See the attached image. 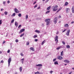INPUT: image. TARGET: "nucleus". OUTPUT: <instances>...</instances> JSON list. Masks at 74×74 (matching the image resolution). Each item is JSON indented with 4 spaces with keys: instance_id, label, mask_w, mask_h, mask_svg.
<instances>
[{
    "instance_id": "f257e3e1",
    "label": "nucleus",
    "mask_w": 74,
    "mask_h": 74,
    "mask_svg": "<svg viewBox=\"0 0 74 74\" xmlns=\"http://www.w3.org/2000/svg\"><path fill=\"white\" fill-rule=\"evenodd\" d=\"M51 21V19L49 18H47L45 19V22H46V25H49V21Z\"/></svg>"
},
{
    "instance_id": "f03ea898",
    "label": "nucleus",
    "mask_w": 74,
    "mask_h": 74,
    "mask_svg": "<svg viewBox=\"0 0 74 74\" xmlns=\"http://www.w3.org/2000/svg\"><path fill=\"white\" fill-rule=\"evenodd\" d=\"M53 11H56L57 10H58V6L57 5H56L55 6H53Z\"/></svg>"
},
{
    "instance_id": "7ed1b4c3",
    "label": "nucleus",
    "mask_w": 74,
    "mask_h": 74,
    "mask_svg": "<svg viewBox=\"0 0 74 74\" xmlns=\"http://www.w3.org/2000/svg\"><path fill=\"white\" fill-rule=\"evenodd\" d=\"M11 57H10L9 58V59L8 60V64L9 66H10V63H11Z\"/></svg>"
},
{
    "instance_id": "20e7f679",
    "label": "nucleus",
    "mask_w": 74,
    "mask_h": 74,
    "mask_svg": "<svg viewBox=\"0 0 74 74\" xmlns=\"http://www.w3.org/2000/svg\"><path fill=\"white\" fill-rule=\"evenodd\" d=\"M65 10L66 13H69L70 11V9L66 8L65 9Z\"/></svg>"
},
{
    "instance_id": "39448f33",
    "label": "nucleus",
    "mask_w": 74,
    "mask_h": 74,
    "mask_svg": "<svg viewBox=\"0 0 74 74\" xmlns=\"http://www.w3.org/2000/svg\"><path fill=\"white\" fill-rule=\"evenodd\" d=\"M58 36H56L55 38V41H57L56 44H57L58 42Z\"/></svg>"
},
{
    "instance_id": "423d86ee",
    "label": "nucleus",
    "mask_w": 74,
    "mask_h": 74,
    "mask_svg": "<svg viewBox=\"0 0 74 74\" xmlns=\"http://www.w3.org/2000/svg\"><path fill=\"white\" fill-rule=\"evenodd\" d=\"M57 21H58V18L57 17H55L54 18V23L55 24H56V23Z\"/></svg>"
},
{
    "instance_id": "0eeeda50",
    "label": "nucleus",
    "mask_w": 74,
    "mask_h": 74,
    "mask_svg": "<svg viewBox=\"0 0 74 74\" xmlns=\"http://www.w3.org/2000/svg\"><path fill=\"white\" fill-rule=\"evenodd\" d=\"M70 32V29L68 30V31H67L66 33V34L68 36H69Z\"/></svg>"
},
{
    "instance_id": "6e6552de",
    "label": "nucleus",
    "mask_w": 74,
    "mask_h": 74,
    "mask_svg": "<svg viewBox=\"0 0 74 74\" xmlns=\"http://www.w3.org/2000/svg\"><path fill=\"white\" fill-rule=\"evenodd\" d=\"M25 30L24 29H21L19 32V34H20L21 33H22V32H25Z\"/></svg>"
},
{
    "instance_id": "1a4fd4ad",
    "label": "nucleus",
    "mask_w": 74,
    "mask_h": 74,
    "mask_svg": "<svg viewBox=\"0 0 74 74\" xmlns=\"http://www.w3.org/2000/svg\"><path fill=\"white\" fill-rule=\"evenodd\" d=\"M63 58L60 56H59L58 57L57 59H59V60H62Z\"/></svg>"
},
{
    "instance_id": "9d476101",
    "label": "nucleus",
    "mask_w": 74,
    "mask_h": 74,
    "mask_svg": "<svg viewBox=\"0 0 74 74\" xmlns=\"http://www.w3.org/2000/svg\"><path fill=\"white\" fill-rule=\"evenodd\" d=\"M15 10V12L16 13V14H17V13H18L19 12V11L18 10V9H16V8H15L14 9Z\"/></svg>"
},
{
    "instance_id": "9b49d317",
    "label": "nucleus",
    "mask_w": 74,
    "mask_h": 74,
    "mask_svg": "<svg viewBox=\"0 0 74 74\" xmlns=\"http://www.w3.org/2000/svg\"><path fill=\"white\" fill-rule=\"evenodd\" d=\"M64 62H65V63H70V61H69V60H64Z\"/></svg>"
},
{
    "instance_id": "f8f14e48",
    "label": "nucleus",
    "mask_w": 74,
    "mask_h": 74,
    "mask_svg": "<svg viewBox=\"0 0 74 74\" xmlns=\"http://www.w3.org/2000/svg\"><path fill=\"white\" fill-rule=\"evenodd\" d=\"M72 13H74V6H73L72 8Z\"/></svg>"
},
{
    "instance_id": "ddd939ff",
    "label": "nucleus",
    "mask_w": 74,
    "mask_h": 74,
    "mask_svg": "<svg viewBox=\"0 0 74 74\" xmlns=\"http://www.w3.org/2000/svg\"><path fill=\"white\" fill-rule=\"evenodd\" d=\"M36 66H38V67H41L42 66V64H38L36 65Z\"/></svg>"
},
{
    "instance_id": "4468645a",
    "label": "nucleus",
    "mask_w": 74,
    "mask_h": 74,
    "mask_svg": "<svg viewBox=\"0 0 74 74\" xmlns=\"http://www.w3.org/2000/svg\"><path fill=\"white\" fill-rule=\"evenodd\" d=\"M64 27H69V24H65L64 25Z\"/></svg>"
},
{
    "instance_id": "2eb2a0df",
    "label": "nucleus",
    "mask_w": 74,
    "mask_h": 74,
    "mask_svg": "<svg viewBox=\"0 0 74 74\" xmlns=\"http://www.w3.org/2000/svg\"><path fill=\"white\" fill-rule=\"evenodd\" d=\"M69 5V3L67 2H66L64 4V5L65 6H67V5Z\"/></svg>"
},
{
    "instance_id": "dca6fc26",
    "label": "nucleus",
    "mask_w": 74,
    "mask_h": 74,
    "mask_svg": "<svg viewBox=\"0 0 74 74\" xmlns=\"http://www.w3.org/2000/svg\"><path fill=\"white\" fill-rule=\"evenodd\" d=\"M30 49L31 50H32V51H35V50L34 49V48H33V47H31L30 48Z\"/></svg>"
},
{
    "instance_id": "f3484780",
    "label": "nucleus",
    "mask_w": 74,
    "mask_h": 74,
    "mask_svg": "<svg viewBox=\"0 0 74 74\" xmlns=\"http://www.w3.org/2000/svg\"><path fill=\"white\" fill-rule=\"evenodd\" d=\"M35 32H36V33H40V31L38 30H36L35 31Z\"/></svg>"
},
{
    "instance_id": "a211bd4d",
    "label": "nucleus",
    "mask_w": 74,
    "mask_h": 74,
    "mask_svg": "<svg viewBox=\"0 0 74 74\" xmlns=\"http://www.w3.org/2000/svg\"><path fill=\"white\" fill-rule=\"evenodd\" d=\"M45 40L42 42V43H41L42 45H43V44H44V43H45Z\"/></svg>"
},
{
    "instance_id": "6ab92c4d",
    "label": "nucleus",
    "mask_w": 74,
    "mask_h": 74,
    "mask_svg": "<svg viewBox=\"0 0 74 74\" xmlns=\"http://www.w3.org/2000/svg\"><path fill=\"white\" fill-rule=\"evenodd\" d=\"M19 70L20 72H22V67H20Z\"/></svg>"
},
{
    "instance_id": "aec40b11",
    "label": "nucleus",
    "mask_w": 74,
    "mask_h": 74,
    "mask_svg": "<svg viewBox=\"0 0 74 74\" xmlns=\"http://www.w3.org/2000/svg\"><path fill=\"white\" fill-rule=\"evenodd\" d=\"M63 51H62L61 52L60 56H63Z\"/></svg>"
},
{
    "instance_id": "412c9836",
    "label": "nucleus",
    "mask_w": 74,
    "mask_h": 74,
    "mask_svg": "<svg viewBox=\"0 0 74 74\" xmlns=\"http://www.w3.org/2000/svg\"><path fill=\"white\" fill-rule=\"evenodd\" d=\"M51 6H50L49 7H48L47 9V10H50V9L51 8Z\"/></svg>"
},
{
    "instance_id": "4be33fe9",
    "label": "nucleus",
    "mask_w": 74,
    "mask_h": 74,
    "mask_svg": "<svg viewBox=\"0 0 74 74\" xmlns=\"http://www.w3.org/2000/svg\"><path fill=\"white\" fill-rule=\"evenodd\" d=\"M23 60H24V58L22 59L21 60V62L22 63V64L23 63Z\"/></svg>"
},
{
    "instance_id": "5701e85b",
    "label": "nucleus",
    "mask_w": 74,
    "mask_h": 74,
    "mask_svg": "<svg viewBox=\"0 0 74 74\" xmlns=\"http://www.w3.org/2000/svg\"><path fill=\"white\" fill-rule=\"evenodd\" d=\"M33 37L34 38H36V37H37V35H36L33 36Z\"/></svg>"
},
{
    "instance_id": "b1692460",
    "label": "nucleus",
    "mask_w": 74,
    "mask_h": 74,
    "mask_svg": "<svg viewBox=\"0 0 74 74\" xmlns=\"http://www.w3.org/2000/svg\"><path fill=\"white\" fill-rule=\"evenodd\" d=\"M24 35H25V33H23L22 34H21L20 36V37H22V36H24Z\"/></svg>"
},
{
    "instance_id": "393cba45",
    "label": "nucleus",
    "mask_w": 74,
    "mask_h": 74,
    "mask_svg": "<svg viewBox=\"0 0 74 74\" xmlns=\"http://www.w3.org/2000/svg\"><path fill=\"white\" fill-rule=\"evenodd\" d=\"M66 47L67 48H70V47L69 45H67L66 46Z\"/></svg>"
},
{
    "instance_id": "a878e982",
    "label": "nucleus",
    "mask_w": 74,
    "mask_h": 74,
    "mask_svg": "<svg viewBox=\"0 0 74 74\" xmlns=\"http://www.w3.org/2000/svg\"><path fill=\"white\" fill-rule=\"evenodd\" d=\"M62 47V46H60L59 47H58L57 48H56V49H57V50H59V49H60V48H61Z\"/></svg>"
},
{
    "instance_id": "bb28decb",
    "label": "nucleus",
    "mask_w": 74,
    "mask_h": 74,
    "mask_svg": "<svg viewBox=\"0 0 74 74\" xmlns=\"http://www.w3.org/2000/svg\"><path fill=\"white\" fill-rule=\"evenodd\" d=\"M54 64H59L58 62L57 61H56L54 62Z\"/></svg>"
},
{
    "instance_id": "cd10ccee",
    "label": "nucleus",
    "mask_w": 74,
    "mask_h": 74,
    "mask_svg": "<svg viewBox=\"0 0 74 74\" xmlns=\"http://www.w3.org/2000/svg\"><path fill=\"white\" fill-rule=\"evenodd\" d=\"M15 26H16V27H18V24H17V22H15Z\"/></svg>"
},
{
    "instance_id": "c85d7f7f",
    "label": "nucleus",
    "mask_w": 74,
    "mask_h": 74,
    "mask_svg": "<svg viewBox=\"0 0 74 74\" xmlns=\"http://www.w3.org/2000/svg\"><path fill=\"white\" fill-rule=\"evenodd\" d=\"M35 74H40V72L38 71H37L35 73Z\"/></svg>"
},
{
    "instance_id": "c756f323",
    "label": "nucleus",
    "mask_w": 74,
    "mask_h": 74,
    "mask_svg": "<svg viewBox=\"0 0 74 74\" xmlns=\"http://www.w3.org/2000/svg\"><path fill=\"white\" fill-rule=\"evenodd\" d=\"M18 16L19 17H21V16H22V14H21V13L19 14H18Z\"/></svg>"
},
{
    "instance_id": "7c9ffc66",
    "label": "nucleus",
    "mask_w": 74,
    "mask_h": 74,
    "mask_svg": "<svg viewBox=\"0 0 74 74\" xmlns=\"http://www.w3.org/2000/svg\"><path fill=\"white\" fill-rule=\"evenodd\" d=\"M25 18L26 19H27L28 18V15H27L25 16Z\"/></svg>"
},
{
    "instance_id": "2f4dec72",
    "label": "nucleus",
    "mask_w": 74,
    "mask_h": 74,
    "mask_svg": "<svg viewBox=\"0 0 74 74\" xmlns=\"http://www.w3.org/2000/svg\"><path fill=\"white\" fill-rule=\"evenodd\" d=\"M62 43L63 44V45H65L66 43L64 42L63 41L62 42Z\"/></svg>"
},
{
    "instance_id": "473e14b6",
    "label": "nucleus",
    "mask_w": 74,
    "mask_h": 74,
    "mask_svg": "<svg viewBox=\"0 0 74 74\" xmlns=\"http://www.w3.org/2000/svg\"><path fill=\"white\" fill-rule=\"evenodd\" d=\"M27 45H29V42H27L26 43Z\"/></svg>"
},
{
    "instance_id": "72a5a7b5",
    "label": "nucleus",
    "mask_w": 74,
    "mask_h": 74,
    "mask_svg": "<svg viewBox=\"0 0 74 74\" xmlns=\"http://www.w3.org/2000/svg\"><path fill=\"white\" fill-rule=\"evenodd\" d=\"M61 10V9L60 8L58 10V11L56 12H58L60 11Z\"/></svg>"
},
{
    "instance_id": "f704fd0d",
    "label": "nucleus",
    "mask_w": 74,
    "mask_h": 74,
    "mask_svg": "<svg viewBox=\"0 0 74 74\" xmlns=\"http://www.w3.org/2000/svg\"><path fill=\"white\" fill-rule=\"evenodd\" d=\"M14 22V19H12L11 21V23H13Z\"/></svg>"
},
{
    "instance_id": "c9c22d12",
    "label": "nucleus",
    "mask_w": 74,
    "mask_h": 74,
    "mask_svg": "<svg viewBox=\"0 0 74 74\" xmlns=\"http://www.w3.org/2000/svg\"><path fill=\"white\" fill-rule=\"evenodd\" d=\"M4 14H5V15H7V12H4Z\"/></svg>"
},
{
    "instance_id": "e433bc0d",
    "label": "nucleus",
    "mask_w": 74,
    "mask_h": 74,
    "mask_svg": "<svg viewBox=\"0 0 74 74\" xmlns=\"http://www.w3.org/2000/svg\"><path fill=\"white\" fill-rule=\"evenodd\" d=\"M50 12V11H48L46 12V14H48V13H49Z\"/></svg>"
},
{
    "instance_id": "4c0bfd02",
    "label": "nucleus",
    "mask_w": 74,
    "mask_h": 74,
    "mask_svg": "<svg viewBox=\"0 0 74 74\" xmlns=\"http://www.w3.org/2000/svg\"><path fill=\"white\" fill-rule=\"evenodd\" d=\"M37 4L34 7V8H36V7H37Z\"/></svg>"
},
{
    "instance_id": "58836bf2",
    "label": "nucleus",
    "mask_w": 74,
    "mask_h": 74,
    "mask_svg": "<svg viewBox=\"0 0 74 74\" xmlns=\"http://www.w3.org/2000/svg\"><path fill=\"white\" fill-rule=\"evenodd\" d=\"M66 30H67V29H64V30L62 31V33H64V32H65V31H66Z\"/></svg>"
},
{
    "instance_id": "ea45409f",
    "label": "nucleus",
    "mask_w": 74,
    "mask_h": 74,
    "mask_svg": "<svg viewBox=\"0 0 74 74\" xmlns=\"http://www.w3.org/2000/svg\"><path fill=\"white\" fill-rule=\"evenodd\" d=\"M15 41L16 42H18V39H16L15 40Z\"/></svg>"
},
{
    "instance_id": "a19ab883",
    "label": "nucleus",
    "mask_w": 74,
    "mask_h": 74,
    "mask_svg": "<svg viewBox=\"0 0 74 74\" xmlns=\"http://www.w3.org/2000/svg\"><path fill=\"white\" fill-rule=\"evenodd\" d=\"M12 15V16H15V13H13Z\"/></svg>"
},
{
    "instance_id": "79ce46f5",
    "label": "nucleus",
    "mask_w": 74,
    "mask_h": 74,
    "mask_svg": "<svg viewBox=\"0 0 74 74\" xmlns=\"http://www.w3.org/2000/svg\"><path fill=\"white\" fill-rule=\"evenodd\" d=\"M5 43V40H4L2 44H4Z\"/></svg>"
},
{
    "instance_id": "37998d69",
    "label": "nucleus",
    "mask_w": 74,
    "mask_h": 74,
    "mask_svg": "<svg viewBox=\"0 0 74 74\" xmlns=\"http://www.w3.org/2000/svg\"><path fill=\"white\" fill-rule=\"evenodd\" d=\"M2 22L1 20H0V25H1V24H2V22Z\"/></svg>"
},
{
    "instance_id": "c03bdc74",
    "label": "nucleus",
    "mask_w": 74,
    "mask_h": 74,
    "mask_svg": "<svg viewBox=\"0 0 74 74\" xmlns=\"http://www.w3.org/2000/svg\"><path fill=\"white\" fill-rule=\"evenodd\" d=\"M20 55H21V56H23V55H24L23 54V53H20Z\"/></svg>"
},
{
    "instance_id": "a18cd8bd",
    "label": "nucleus",
    "mask_w": 74,
    "mask_h": 74,
    "mask_svg": "<svg viewBox=\"0 0 74 74\" xmlns=\"http://www.w3.org/2000/svg\"><path fill=\"white\" fill-rule=\"evenodd\" d=\"M10 50H8L7 51V53H10Z\"/></svg>"
},
{
    "instance_id": "49530a36",
    "label": "nucleus",
    "mask_w": 74,
    "mask_h": 74,
    "mask_svg": "<svg viewBox=\"0 0 74 74\" xmlns=\"http://www.w3.org/2000/svg\"><path fill=\"white\" fill-rule=\"evenodd\" d=\"M37 41H38V39H35V41L37 42Z\"/></svg>"
},
{
    "instance_id": "de8ad7c7",
    "label": "nucleus",
    "mask_w": 74,
    "mask_h": 74,
    "mask_svg": "<svg viewBox=\"0 0 74 74\" xmlns=\"http://www.w3.org/2000/svg\"><path fill=\"white\" fill-rule=\"evenodd\" d=\"M53 71H50V73H51V74H52V73H53Z\"/></svg>"
},
{
    "instance_id": "09e8293b",
    "label": "nucleus",
    "mask_w": 74,
    "mask_h": 74,
    "mask_svg": "<svg viewBox=\"0 0 74 74\" xmlns=\"http://www.w3.org/2000/svg\"><path fill=\"white\" fill-rule=\"evenodd\" d=\"M21 27V25H19L18 27V29H19V28L20 27Z\"/></svg>"
},
{
    "instance_id": "8fccbe9b",
    "label": "nucleus",
    "mask_w": 74,
    "mask_h": 74,
    "mask_svg": "<svg viewBox=\"0 0 74 74\" xmlns=\"http://www.w3.org/2000/svg\"><path fill=\"white\" fill-rule=\"evenodd\" d=\"M1 63H4V61H3V60H2L1 61Z\"/></svg>"
},
{
    "instance_id": "3c124183",
    "label": "nucleus",
    "mask_w": 74,
    "mask_h": 74,
    "mask_svg": "<svg viewBox=\"0 0 74 74\" xmlns=\"http://www.w3.org/2000/svg\"><path fill=\"white\" fill-rule=\"evenodd\" d=\"M3 4H5V1H4L3 2Z\"/></svg>"
},
{
    "instance_id": "603ef678",
    "label": "nucleus",
    "mask_w": 74,
    "mask_h": 74,
    "mask_svg": "<svg viewBox=\"0 0 74 74\" xmlns=\"http://www.w3.org/2000/svg\"><path fill=\"white\" fill-rule=\"evenodd\" d=\"M56 60V59H54L53 60V62H55V60Z\"/></svg>"
},
{
    "instance_id": "864d4df0",
    "label": "nucleus",
    "mask_w": 74,
    "mask_h": 74,
    "mask_svg": "<svg viewBox=\"0 0 74 74\" xmlns=\"http://www.w3.org/2000/svg\"><path fill=\"white\" fill-rule=\"evenodd\" d=\"M7 3H8V4H9V3H10V1H7Z\"/></svg>"
},
{
    "instance_id": "5fc2aeb1",
    "label": "nucleus",
    "mask_w": 74,
    "mask_h": 74,
    "mask_svg": "<svg viewBox=\"0 0 74 74\" xmlns=\"http://www.w3.org/2000/svg\"><path fill=\"white\" fill-rule=\"evenodd\" d=\"M57 34H59V31H58L57 32V33H56Z\"/></svg>"
},
{
    "instance_id": "6e6d98bb",
    "label": "nucleus",
    "mask_w": 74,
    "mask_h": 74,
    "mask_svg": "<svg viewBox=\"0 0 74 74\" xmlns=\"http://www.w3.org/2000/svg\"><path fill=\"white\" fill-rule=\"evenodd\" d=\"M36 3V2H34L33 3V5L35 4V3Z\"/></svg>"
},
{
    "instance_id": "4d7b16f0",
    "label": "nucleus",
    "mask_w": 74,
    "mask_h": 74,
    "mask_svg": "<svg viewBox=\"0 0 74 74\" xmlns=\"http://www.w3.org/2000/svg\"><path fill=\"white\" fill-rule=\"evenodd\" d=\"M72 73V71H71V72L69 73V74H71Z\"/></svg>"
},
{
    "instance_id": "13d9d810",
    "label": "nucleus",
    "mask_w": 74,
    "mask_h": 74,
    "mask_svg": "<svg viewBox=\"0 0 74 74\" xmlns=\"http://www.w3.org/2000/svg\"><path fill=\"white\" fill-rule=\"evenodd\" d=\"M74 23V21H72L71 23L72 24L73 23Z\"/></svg>"
},
{
    "instance_id": "bf43d9fd",
    "label": "nucleus",
    "mask_w": 74,
    "mask_h": 74,
    "mask_svg": "<svg viewBox=\"0 0 74 74\" xmlns=\"http://www.w3.org/2000/svg\"><path fill=\"white\" fill-rule=\"evenodd\" d=\"M42 26H44V24H42Z\"/></svg>"
},
{
    "instance_id": "052dcab7",
    "label": "nucleus",
    "mask_w": 74,
    "mask_h": 74,
    "mask_svg": "<svg viewBox=\"0 0 74 74\" xmlns=\"http://www.w3.org/2000/svg\"><path fill=\"white\" fill-rule=\"evenodd\" d=\"M1 11H3V9H1Z\"/></svg>"
},
{
    "instance_id": "680f3d73",
    "label": "nucleus",
    "mask_w": 74,
    "mask_h": 74,
    "mask_svg": "<svg viewBox=\"0 0 74 74\" xmlns=\"http://www.w3.org/2000/svg\"><path fill=\"white\" fill-rule=\"evenodd\" d=\"M49 0H47L46 1V2L47 3V2H48V1H49Z\"/></svg>"
},
{
    "instance_id": "e2e57ef3",
    "label": "nucleus",
    "mask_w": 74,
    "mask_h": 74,
    "mask_svg": "<svg viewBox=\"0 0 74 74\" xmlns=\"http://www.w3.org/2000/svg\"><path fill=\"white\" fill-rule=\"evenodd\" d=\"M2 53V52L0 51V54Z\"/></svg>"
},
{
    "instance_id": "0e129e2a",
    "label": "nucleus",
    "mask_w": 74,
    "mask_h": 74,
    "mask_svg": "<svg viewBox=\"0 0 74 74\" xmlns=\"http://www.w3.org/2000/svg\"><path fill=\"white\" fill-rule=\"evenodd\" d=\"M40 7H39L38 8H37V9H40Z\"/></svg>"
},
{
    "instance_id": "69168bd1",
    "label": "nucleus",
    "mask_w": 74,
    "mask_h": 74,
    "mask_svg": "<svg viewBox=\"0 0 74 74\" xmlns=\"http://www.w3.org/2000/svg\"><path fill=\"white\" fill-rule=\"evenodd\" d=\"M59 18H61V16H60H60H59Z\"/></svg>"
},
{
    "instance_id": "338daca9",
    "label": "nucleus",
    "mask_w": 74,
    "mask_h": 74,
    "mask_svg": "<svg viewBox=\"0 0 74 74\" xmlns=\"http://www.w3.org/2000/svg\"><path fill=\"white\" fill-rule=\"evenodd\" d=\"M15 74H18V73L16 72L15 73Z\"/></svg>"
},
{
    "instance_id": "774afa93",
    "label": "nucleus",
    "mask_w": 74,
    "mask_h": 74,
    "mask_svg": "<svg viewBox=\"0 0 74 74\" xmlns=\"http://www.w3.org/2000/svg\"><path fill=\"white\" fill-rule=\"evenodd\" d=\"M72 69H73V70H74V68H72Z\"/></svg>"
}]
</instances>
